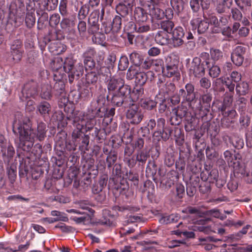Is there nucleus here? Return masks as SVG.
I'll return each instance as SVG.
<instances>
[{"label": "nucleus", "mask_w": 252, "mask_h": 252, "mask_svg": "<svg viewBox=\"0 0 252 252\" xmlns=\"http://www.w3.org/2000/svg\"><path fill=\"white\" fill-rule=\"evenodd\" d=\"M46 124L40 123L37 125L36 131H34L32 129L29 118L17 113L13 124V131L19 135L18 148L26 152L31 151L35 138L40 141L44 140L46 136Z\"/></svg>", "instance_id": "nucleus-1"}, {"label": "nucleus", "mask_w": 252, "mask_h": 252, "mask_svg": "<svg viewBox=\"0 0 252 252\" xmlns=\"http://www.w3.org/2000/svg\"><path fill=\"white\" fill-rule=\"evenodd\" d=\"M101 111V108H91L88 109L86 115L82 112H80L76 114L73 118V125L76 129H74L72 134V138L76 140L82 134V129L84 126H86L88 129L93 128L94 124L92 121L96 116H99V112Z\"/></svg>", "instance_id": "nucleus-2"}, {"label": "nucleus", "mask_w": 252, "mask_h": 252, "mask_svg": "<svg viewBox=\"0 0 252 252\" xmlns=\"http://www.w3.org/2000/svg\"><path fill=\"white\" fill-rule=\"evenodd\" d=\"M95 53L94 48H88L83 54V63L86 71H98L103 74V76L108 77L110 75V71L107 67H105L103 63L104 59V54L102 53H99L96 57L95 61L93 59Z\"/></svg>", "instance_id": "nucleus-3"}, {"label": "nucleus", "mask_w": 252, "mask_h": 252, "mask_svg": "<svg viewBox=\"0 0 252 252\" xmlns=\"http://www.w3.org/2000/svg\"><path fill=\"white\" fill-rule=\"evenodd\" d=\"M172 113L176 118V122H172V125H179L181 122L182 118H184L187 124L185 125V128L187 129L189 125H190L193 122L194 120L193 116L188 110L187 107L182 105L178 106L177 108H175L172 110Z\"/></svg>", "instance_id": "nucleus-4"}, {"label": "nucleus", "mask_w": 252, "mask_h": 252, "mask_svg": "<svg viewBox=\"0 0 252 252\" xmlns=\"http://www.w3.org/2000/svg\"><path fill=\"white\" fill-rule=\"evenodd\" d=\"M189 59L186 61L188 62L187 67L190 76H193L196 78H200L204 75L205 73V67L203 66L201 59L199 57H194L190 63Z\"/></svg>", "instance_id": "nucleus-5"}, {"label": "nucleus", "mask_w": 252, "mask_h": 252, "mask_svg": "<svg viewBox=\"0 0 252 252\" xmlns=\"http://www.w3.org/2000/svg\"><path fill=\"white\" fill-rule=\"evenodd\" d=\"M129 107L126 113V119L130 124L138 125L143 119V113L136 104L129 103Z\"/></svg>", "instance_id": "nucleus-6"}, {"label": "nucleus", "mask_w": 252, "mask_h": 252, "mask_svg": "<svg viewBox=\"0 0 252 252\" xmlns=\"http://www.w3.org/2000/svg\"><path fill=\"white\" fill-rule=\"evenodd\" d=\"M100 16L99 10H94L89 15L88 19V32L91 34H94L99 32V24L98 23Z\"/></svg>", "instance_id": "nucleus-7"}, {"label": "nucleus", "mask_w": 252, "mask_h": 252, "mask_svg": "<svg viewBox=\"0 0 252 252\" xmlns=\"http://www.w3.org/2000/svg\"><path fill=\"white\" fill-rule=\"evenodd\" d=\"M10 55L12 60L17 63L21 61L24 52L23 48L22 41L20 39H16L10 45Z\"/></svg>", "instance_id": "nucleus-8"}, {"label": "nucleus", "mask_w": 252, "mask_h": 252, "mask_svg": "<svg viewBox=\"0 0 252 252\" xmlns=\"http://www.w3.org/2000/svg\"><path fill=\"white\" fill-rule=\"evenodd\" d=\"M37 93V85L34 82L26 83L22 91L20 98L22 101L31 97H33Z\"/></svg>", "instance_id": "nucleus-9"}, {"label": "nucleus", "mask_w": 252, "mask_h": 252, "mask_svg": "<svg viewBox=\"0 0 252 252\" xmlns=\"http://www.w3.org/2000/svg\"><path fill=\"white\" fill-rule=\"evenodd\" d=\"M171 44L174 48L179 47L184 44L183 37L185 32L182 27L180 26L175 28L171 32Z\"/></svg>", "instance_id": "nucleus-10"}, {"label": "nucleus", "mask_w": 252, "mask_h": 252, "mask_svg": "<svg viewBox=\"0 0 252 252\" xmlns=\"http://www.w3.org/2000/svg\"><path fill=\"white\" fill-rule=\"evenodd\" d=\"M189 102L193 109L195 114L200 117L206 116L209 111L208 105L202 104L201 99H194L193 100Z\"/></svg>", "instance_id": "nucleus-11"}, {"label": "nucleus", "mask_w": 252, "mask_h": 252, "mask_svg": "<svg viewBox=\"0 0 252 252\" xmlns=\"http://www.w3.org/2000/svg\"><path fill=\"white\" fill-rule=\"evenodd\" d=\"M163 61L160 59L153 60L147 58L141 64V67L146 69H152L159 71L162 68Z\"/></svg>", "instance_id": "nucleus-12"}, {"label": "nucleus", "mask_w": 252, "mask_h": 252, "mask_svg": "<svg viewBox=\"0 0 252 252\" xmlns=\"http://www.w3.org/2000/svg\"><path fill=\"white\" fill-rule=\"evenodd\" d=\"M185 90L181 89L179 90V95L182 96L183 101L191 102L195 98L194 87L190 84L188 83L185 86Z\"/></svg>", "instance_id": "nucleus-13"}, {"label": "nucleus", "mask_w": 252, "mask_h": 252, "mask_svg": "<svg viewBox=\"0 0 252 252\" xmlns=\"http://www.w3.org/2000/svg\"><path fill=\"white\" fill-rule=\"evenodd\" d=\"M134 0H124L116 6L117 12L121 16L125 17L132 11Z\"/></svg>", "instance_id": "nucleus-14"}, {"label": "nucleus", "mask_w": 252, "mask_h": 252, "mask_svg": "<svg viewBox=\"0 0 252 252\" xmlns=\"http://www.w3.org/2000/svg\"><path fill=\"white\" fill-rule=\"evenodd\" d=\"M159 94H163L164 97L172 96L175 93L176 87L171 82H166L165 84H159L158 83Z\"/></svg>", "instance_id": "nucleus-15"}, {"label": "nucleus", "mask_w": 252, "mask_h": 252, "mask_svg": "<svg viewBox=\"0 0 252 252\" xmlns=\"http://www.w3.org/2000/svg\"><path fill=\"white\" fill-rule=\"evenodd\" d=\"M190 24L193 29L197 28V32L199 34L204 33L208 30L209 26L208 22L202 20L198 18L192 19L190 21Z\"/></svg>", "instance_id": "nucleus-16"}, {"label": "nucleus", "mask_w": 252, "mask_h": 252, "mask_svg": "<svg viewBox=\"0 0 252 252\" xmlns=\"http://www.w3.org/2000/svg\"><path fill=\"white\" fill-rule=\"evenodd\" d=\"M161 69L163 73L168 77L175 76L178 78L180 76L178 66L175 63H167L165 67H162Z\"/></svg>", "instance_id": "nucleus-17"}, {"label": "nucleus", "mask_w": 252, "mask_h": 252, "mask_svg": "<svg viewBox=\"0 0 252 252\" xmlns=\"http://www.w3.org/2000/svg\"><path fill=\"white\" fill-rule=\"evenodd\" d=\"M84 68L85 67L82 63H79L74 66L72 72L70 75H68V80L70 83H72L74 79H78L79 76L83 74Z\"/></svg>", "instance_id": "nucleus-18"}, {"label": "nucleus", "mask_w": 252, "mask_h": 252, "mask_svg": "<svg viewBox=\"0 0 252 252\" xmlns=\"http://www.w3.org/2000/svg\"><path fill=\"white\" fill-rule=\"evenodd\" d=\"M154 76L153 71H148L147 73L139 72L135 77V82L140 86L145 84L148 79L152 80Z\"/></svg>", "instance_id": "nucleus-19"}, {"label": "nucleus", "mask_w": 252, "mask_h": 252, "mask_svg": "<svg viewBox=\"0 0 252 252\" xmlns=\"http://www.w3.org/2000/svg\"><path fill=\"white\" fill-rule=\"evenodd\" d=\"M156 43L161 45H167L170 41L168 33L162 31H158L155 36Z\"/></svg>", "instance_id": "nucleus-20"}, {"label": "nucleus", "mask_w": 252, "mask_h": 252, "mask_svg": "<svg viewBox=\"0 0 252 252\" xmlns=\"http://www.w3.org/2000/svg\"><path fill=\"white\" fill-rule=\"evenodd\" d=\"M221 81L222 83L225 85L226 87L229 90V92L230 93H233L234 91L235 87L236 88L235 83L231 80L229 77H220L219 78L216 79L213 82V86L217 85V84L220 82Z\"/></svg>", "instance_id": "nucleus-21"}, {"label": "nucleus", "mask_w": 252, "mask_h": 252, "mask_svg": "<svg viewBox=\"0 0 252 252\" xmlns=\"http://www.w3.org/2000/svg\"><path fill=\"white\" fill-rule=\"evenodd\" d=\"M134 17L136 23H144L148 19V14L143 8L137 7L135 9Z\"/></svg>", "instance_id": "nucleus-22"}, {"label": "nucleus", "mask_w": 252, "mask_h": 252, "mask_svg": "<svg viewBox=\"0 0 252 252\" xmlns=\"http://www.w3.org/2000/svg\"><path fill=\"white\" fill-rule=\"evenodd\" d=\"M159 5L153 4L150 8V15L153 19H161L164 17V11L159 7Z\"/></svg>", "instance_id": "nucleus-23"}, {"label": "nucleus", "mask_w": 252, "mask_h": 252, "mask_svg": "<svg viewBox=\"0 0 252 252\" xmlns=\"http://www.w3.org/2000/svg\"><path fill=\"white\" fill-rule=\"evenodd\" d=\"M79 3L81 4V6L78 12L77 18L78 20H84L89 13L90 8L87 4H83L81 1H77V5L74 4V7L75 8L76 11L78 10Z\"/></svg>", "instance_id": "nucleus-24"}, {"label": "nucleus", "mask_w": 252, "mask_h": 252, "mask_svg": "<svg viewBox=\"0 0 252 252\" xmlns=\"http://www.w3.org/2000/svg\"><path fill=\"white\" fill-rule=\"evenodd\" d=\"M75 61L72 55L66 57L64 61H63V70L70 75L73 70Z\"/></svg>", "instance_id": "nucleus-25"}, {"label": "nucleus", "mask_w": 252, "mask_h": 252, "mask_svg": "<svg viewBox=\"0 0 252 252\" xmlns=\"http://www.w3.org/2000/svg\"><path fill=\"white\" fill-rule=\"evenodd\" d=\"M50 66L53 71L56 72V73L54 74V76H57L58 71L59 70L61 71L63 70V60L62 58L59 57H57L54 58L50 64Z\"/></svg>", "instance_id": "nucleus-26"}, {"label": "nucleus", "mask_w": 252, "mask_h": 252, "mask_svg": "<svg viewBox=\"0 0 252 252\" xmlns=\"http://www.w3.org/2000/svg\"><path fill=\"white\" fill-rule=\"evenodd\" d=\"M123 82L124 80L122 79H115L114 77L111 78L107 84V89L109 94L113 93L116 89H119L120 87V84H123Z\"/></svg>", "instance_id": "nucleus-27"}, {"label": "nucleus", "mask_w": 252, "mask_h": 252, "mask_svg": "<svg viewBox=\"0 0 252 252\" xmlns=\"http://www.w3.org/2000/svg\"><path fill=\"white\" fill-rule=\"evenodd\" d=\"M27 12L25 18V23L28 28H32L35 23L34 9L32 8L29 9L27 6Z\"/></svg>", "instance_id": "nucleus-28"}, {"label": "nucleus", "mask_w": 252, "mask_h": 252, "mask_svg": "<svg viewBox=\"0 0 252 252\" xmlns=\"http://www.w3.org/2000/svg\"><path fill=\"white\" fill-rule=\"evenodd\" d=\"M144 94V89L141 87L134 88L132 92L130 94L129 103L131 104V101L134 102L138 100L139 99H142Z\"/></svg>", "instance_id": "nucleus-29"}, {"label": "nucleus", "mask_w": 252, "mask_h": 252, "mask_svg": "<svg viewBox=\"0 0 252 252\" xmlns=\"http://www.w3.org/2000/svg\"><path fill=\"white\" fill-rule=\"evenodd\" d=\"M219 109L221 111L222 118L234 120L237 116L236 110L230 107H219Z\"/></svg>", "instance_id": "nucleus-30"}, {"label": "nucleus", "mask_w": 252, "mask_h": 252, "mask_svg": "<svg viewBox=\"0 0 252 252\" xmlns=\"http://www.w3.org/2000/svg\"><path fill=\"white\" fill-rule=\"evenodd\" d=\"M223 155L225 159L227 161L229 166H232L234 168V171L236 172L237 166H238L239 163L238 161L235 162L234 159L236 160V158L235 155H233L229 151L226 150L224 153Z\"/></svg>", "instance_id": "nucleus-31"}, {"label": "nucleus", "mask_w": 252, "mask_h": 252, "mask_svg": "<svg viewBox=\"0 0 252 252\" xmlns=\"http://www.w3.org/2000/svg\"><path fill=\"white\" fill-rule=\"evenodd\" d=\"M102 75L103 74L99 70L89 71H87L86 75V80L88 84H94L96 83L99 75Z\"/></svg>", "instance_id": "nucleus-32"}, {"label": "nucleus", "mask_w": 252, "mask_h": 252, "mask_svg": "<svg viewBox=\"0 0 252 252\" xmlns=\"http://www.w3.org/2000/svg\"><path fill=\"white\" fill-rule=\"evenodd\" d=\"M120 87L118 89V91L116 93L118 95L126 98L129 101L130 100V88L128 85H125L124 82L123 84H120Z\"/></svg>", "instance_id": "nucleus-33"}, {"label": "nucleus", "mask_w": 252, "mask_h": 252, "mask_svg": "<svg viewBox=\"0 0 252 252\" xmlns=\"http://www.w3.org/2000/svg\"><path fill=\"white\" fill-rule=\"evenodd\" d=\"M249 91V84L245 81L238 83L236 85V92L239 95H245L248 94Z\"/></svg>", "instance_id": "nucleus-34"}, {"label": "nucleus", "mask_w": 252, "mask_h": 252, "mask_svg": "<svg viewBox=\"0 0 252 252\" xmlns=\"http://www.w3.org/2000/svg\"><path fill=\"white\" fill-rule=\"evenodd\" d=\"M159 28L162 30V31L165 32L167 33H171L173 31V28L174 27V23L169 20H164L161 21Z\"/></svg>", "instance_id": "nucleus-35"}, {"label": "nucleus", "mask_w": 252, "mask_h": 252, "mask_svg": "<svg viewBox=\"0 0 252 252\" xmlns=\"http://www.w3.org/2000/svg\"><path fill=\"white\" fill-rule=\"evenodd\" d=\"M52 87L49 84H44L41 87L40 96L42 99L50 100L52 97Z\"/></svg>", "instance_id": "nucleus-36"}, {"label": "nucleus", "mask_w": 252, "mask_h": 252, "mask_svg": "<svg viewBox=\"0 0 252 252\" xmlns=\"http://www.w3.org/2000/svg\"><path fill=\"white\" fill-rule=\"evenodd\" d=\"M60 25L62 29L66 32H70L75 26V22L69 18H63Z\"/></svg>", "instance_id": "nucleus-37"}, {"label": "nucleus", "mask_w": 252, "mask_h": 252, "mask_svg": "<svg viewBox=\"0 0 252 252\" xmlns=\"http://www.w3.org/2000/svg\"><path fill=\"white\" fill-rule=\"evenodd\" d=\"M51 107L49 103L47 101L41 102L37 106V110L42 116H45L49 114Z\"/></svg>", "instance_id": "nucleus-38"}, {"label": "nucleus", "mask_w": 252, "mask_h": 252, "mask_svg": "<svg viewBox=\"0 0 252 252\" xmlns=\"http://www.w3.org/2000/svg\"><path fill=\"white\" fill-rule=\"evenodd\" d=\"M112 101L115 105L118 107L124 105V107H126L129 104V101L126 100V98L121 97L116 94L113 95Z\"/></svg>", "instance_id": "nucleus-39"}, {"label": "nucleus", "mask_w": 252, "mask_h": 252, "mask_svg": "<svg viewBox=\"0 0 252 252\" xmlns=\"http://www.w3.org/2000/svg\"><path fill=\"white\" fill-rule=\"evenodd\" d=\"M122 18L120 16L117 15L114 18L112 23L111 24L114 34L120 31L122 27Z\"/></svg>", "instance_id": "nucleus-40"}, {"label": "nucleus", "mask_w": 252, "mask_h": 252, "mask_svg": "<svg viewBox=\"0 0 252 252\" xmlns=\"http://www.w3.org/2000/svg\"><path fill=\"white\" fill-rule=\"evenodd\" d=\"M233 93L225 92L224 94L223 102L219 107H230L233 100Z\"/></svg>", "instance_id": "nucleus-41"}, {"label": "nucleus", "mask_w": 252, "mask_h": 252, "mask_svg": "<svg viewBox=\"0 0 252 252\" xmlns=\"http://www.w3.org/2000/svg\"><path fill=\"white\" fill-rule=\"evenodd\" d=\"M116 61V55L113 53L109 54L105 61V64L106 65V66L105 65V67H107L109 71H110V68H112L114 67ZM110 76L111 72H110V75L108 77Z\"/></svg>", "instance_id": "nucleus-42"}, {"label": "nucleus", "mask_w": 252, "mask_h": 252, "mask_svg": "<svg viewBox=\"0 0 252 252\" xmlns=\"http://www.w3.org/2000/svg\"><path fill=\"white\" fill-rule=\"evenodd\" d=\"M209 24L213 26L212 28V32L214 33H219L221 32L220 28L219 20L218 18L215 16L212 15L209 17Z\"/></svg>", "instance_id": "nucleus-43"}, {"label": "nucleus", "mask_w": 252, "mask_h": 252, "mask_svg": "<svg viewBox=\"0 0 252 252\" xmlns=\"http://www.w3.org/2000/svg\"><path fill=\"white\" fill-rule=\"evenodd\" d=\"M170 134H168L165 131L157 129L153 134V139L155 141H159L161 139L166 140L169 138Z\"/></svg>", "instance_id": "nucleus-44"}, {"label": "nucleus", "mask_w": 252, "mask_h": 252, "mask_svg": "<svg viewBox=\"0 0 252 252\" xmlns=\"http://www.w3.org/2000/svg\"><path fill=\"white\" fill-rule=\"evenodd\" d=\"M247 100L244 97H240L236 101V106L240 114L245 113L247 108Z\"/></svg>", "instance_id": "nucleus-45"}, {"label": "nucleus", "mask_w": 252, "mask_h": 252, "mask_svg": "<svg viewBox=\"0 0 252 252\" xmlns=\"http://www.w3.org/2000/svg\"><path fill=\"white\" fill-rule=\"evenodd\" d=\"M179 217L174 214L165 216L160 218L159 221L161 224H168L177 221Z\"/></svg>", "instance_id": "nucleus-46"}, {"label": "nucleus", "mask_w": 252, "mask_h": 252, "mask_svg": "<svg viewBox=\"0 0 252 252\" xmlns=\"http://www.w3.org/2000/svg\"><path fill=\"white\" fill-rule=\"evenodd\" d=\"M42 3L45 10L51 11L57 8L58 0H44Z\"/></svg>", "instance_id": "nucleus-47"}, {"label": "nucleus", "mask_w": 252, "mask_h": 252, "mask_svg": "<svg viewBox=\"0 0 252 252\" xmlns=\"http://www.w3.org/2000/svg\"><path fill=\"white\" fill-rule=\"evenodd\" d=\"M170 3L172 9L177 13L180 12L184 8L183 0H170Z\"/></svg>", "instance_id": "nucleus-48"}, {"label": "nucleus", "mask_w": 252, "mask_h": 252, "mask_svg": "<svg viewBox=\"0 0 252 252\" xmlns=\"http://www.w3.org/2000/svg\"><path fill=\"white\" fill-rule=\"evenodd\" d=\"M54 90L56 96H64V84L62 81L56 82L54 86Z\"/></svg>", "instance_id": "nucleus-49"}, {"label": "nucleus", "mask_w": 252, "mask_h": 252, "mask_svg": "<svg viewBox=\"0 0 252 252\" xmlns=\"http://www.w3.org/2000/svg\"><path fill=\"white\" fill-rule=\"evenodd\" d=\"M236 5L242 10H247L252 5L251 0H234Z\"/></svg>", "instance_id": "nucleus-50"}, {"label": "nucleus", "mask_w": 252, "mask_h": 252, "mask_svg": "<svg viewBox=\"0 0 252 252\" xmlns=\"http://www.w3.org/2000/svg\"><path fill=\"white\" fill-rule=\"evenodd\" d=\"M149 155L147 151L140 150L137 152L136 155V160L143 165L147 161Z\"/></svg>", "instance_id": "nucleus-51"}, {"label": "nucleus", "mask_w": 252, "mask_h": 252, "mask_svg": "<svg viewBox=\"0 0 252 252\" xmlns=\"http://www.w3.org/2000/svg\"><path fill=\"white\" fill-rule=\"evenodd\" d=\"M133 30L138 32H144L149 31L150 26L144 23H136Z\"/></svg>", "instance_id": "nucleus-52"}, {"label": "nucleus", "mask_w": 252, "mask_h": 252, "mask_svg": "<svg viewBox=\"0 0 252 252\" xmlns=\"http://www.w3.org/2000/svg\"><path fill=\"white\" fill-rule=\"evenodd\" d=\"M77 29L80 36L84 37L87 31V25L84 20H79Z\"/></svg>", "instance_id": "nucleus-53"}, {"label": "nucleus", "mask_w": 252, "mask_h": 252, "mask_svg": "<svg viewBox=\"0 0 252 252\" xmlns=\"http://www.w3.org/2000/svg\"><path fill=\"white\" fill-rule=\"evenodd\" d=\"M250 118L246 114V113L240 114L239 122L242 127H247L250 125Z\"/></svg>", "instance_id": "nucleus-54"}, {"label": "nucleus", "mask_w": 252, "mask_h": 252, "mask_svg": "<svg viewBox=\"0 0 252 252\" xmlns=\"http://www.w3.org/2000/svg\"><path fill=\"white\" fill-rule=\"evenodd\" d=\"M210 53L211 59L214 61L220 60L223 56L222 52L219 49L212 48Z\"/></svg>", "instance_id": "nucleus-55"}, {"label": "nucleus", "mask_w": 252, "mask_h": 252, "mask_svg": "<svg viewBox=\"0 0 252 252\" xmlns=\"http://www.w3.org/2000/svg\"><path fill=\"white\" fill-rule=\"evenodd\" d=\"M129 62L128 58L126 56H121L118 64V69L120 70H125L128 66Z\"/></svg>", "instance_id": "nucleus-56"}, {"label": "nucleus", "mask_w": 252, "mask_h": 252, "mask_svg": "<svg viewBox=\"0 0 252 252\" xmlns=\"http://www.w3.org/2000/svg\"><path fill=\"white\" fill-rule=\"evenodd\" d=\"M7 173L11 183H13L17 177L16 168L14 166H10L7 168Z\"/></svg>", "instance_id": "nucleus-57"}, {"label": "nucleus", "mask_w": 252, "mask_h": 252, "mask_svg": "<svg viewBox=\"0 0 252 252\" xmlns=\"http://www.w3.org/2000/svg\"><path fill=\"white\" fill-rule=\"evenodd\" d=\"M236 172L240 173L241 175H243L248 183H252V170L248 171L241 167L239 171L237 170Z\"/></svg>", "instance_id": "nucleus-58"}, {"label": "nucleus", "mask_w": 252, "mask_h": 252, "mask_svg": "<svg viewBox=\"0 0 252 252\" xmlns=\"http://www.w3.org/2000/svg\"><path fill=\"white\" fill-rule=\"evenodd\" d=\"M221 70L220 67L216 64L213 65L209 70V75L212 78H217L219 77Z\"/></svg>", "instance_id": "nucleus-59"}, {"label": "nucleus", "mask_w": 252, "mask_h": 252, "mask_svg": "<svg viewBox=\"0 0 252 252\" xmlns=\"http://www.w3.org/2000/svg\"><path fill=\"white\" fill-rule=\"evenodd\" d=\"M157 102L152 99H146L141 104V106L145 109L152 110L155 108Z\"/></svg>", "instance_id": "nucleus-60"}, {"label": "nucleus", "mask_w": 252, "mask_h": 252, "mask_svg": "<svg viewBox=\"0 0 252 252\" xmlns=\"http://www.w3.org/2000/svg\"><path fill=\"white\" fill-rule=\"evenodd\" d=\"M231 141L233 146L238 149H242L244 145L243 139L238 136H234Z\"/></svg>", "instance_id": "nucleus-61"}, {"label": "nucleus", "mask_w": 252, "mask_h": 252, "mask_svg": "<svg viewBox=\"0 0 252 252\" xmlns=\"http://www.w3.org/2000/svg\"><path fill=\"white\" fill-rule=\"evenodd\" d=\"M138 66L135 65L130 66L127 71L126 77L128 79H131L133 78L134 77H136L137 74L138 73Z\"/></svg>", "instance_id": "nucleus-62"}, {"label": "nucleus", "mask_w": 252, "mask_h": 252, "mask_svg": "<svg viewBox=\"0 0 252 252\" xmlns=\"http://www.w3.org/2000/svg\"><path fill=\"white\" fill-rule=\"evenodd\" d=\"M231 15L232 19L235 21H240L243 17L242 12L236 7L231 9Z\"/></svg>", "instance_id": "nucleus-63"}, {"label": "nucleus", "mask_w": 252, "mask_h": 252, "mask_svg": "<svg viewBox=\"0 0 252 252\" xmlns=\"http://www.w3.org/2000/svg\"><path fill=\"white\" fill-rule=\"evenodd\" d=\"M117 159V155L114 153H110L106 159L108 168H111Z\"/></svg>", "instance_id": "nucleus-64"}]
</instances>
